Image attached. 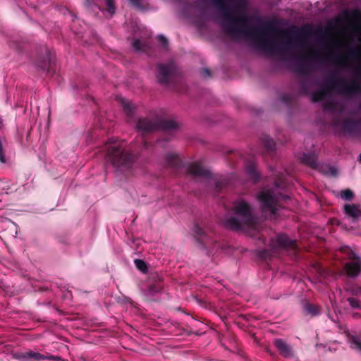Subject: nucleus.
<instances>
[{
    "label": "nucleus",
    "mask_w": 361,
    "mask_h": 361,
    "mask_svg": "<svg viewBox=\"0 0 361 361\" xmlns=\"http://www.w3.org/2000/svg\"><path fill=\"white\" fill-rule=\"evenodd\" d=\"M223 16L222 27L233 38L243 37L255 49L271 53V19L244 13L246 0H213Z\"/></svg>",
    "instance_id": "nucleus-1"
},
{
    "label": "nucleus",
    "mask_w": 361,
    "mask_h": 361,
    "mask_svg": "<svg viewBox=\"0 0 361 361\" xmlns=\"http://www.w3.org/2000/svg\"><path fill=\"white\" fill-rule=\"evenodd\" d=\"M311 34L312 29L310 27L307 26L301 28H295L293 30L287 32L283 47L281 50L283 55L288 56L293 59H299V61L296 65V71L302 75L307 73L306 67L302 61L307 59V56H299L293 54L290 51L295 47H305L307 45V38Z\"/></svg>",
    "instance_id": "nucleus-2"
},
{
    "label": "nucleus",
    "mask_w": 361,
    "mask_h": 361,
    "mask_svg": "<svg viewBox=\"0 0 361 361\" xmlns=\"http://www.w3.org/2000/svg\"><path fill=\"white\" fill-rule=\"evenodd\" d=\"M334 91L338 94L353 96L358 92H361V83L355 80L348 82L345 79H338L336 75L331 74L326 80L324 87L320 90L314 92L312 99L314 102L322 101L327 93Z\"/></svg>",
    "instance_id": "nucleus-3"
},
{
    "label": "nucleus",
    "mask_w": 361,
    "mask_h": 361,
    "mask_svg": "<svg viewBox=\"0 0 361 361\" xmlns=\"http://www.w3.org/2000/svg\"><path fill=\"white\" fill-rule=\"evenodd\" d=\"M107 159L116 171L123 173L130 170L136 161V155L129 149H126L121 142H111L107 147Z\"/></svg>",
    "instance_id": "nucleus-4"
},
{
    "label": "nucleus",
    "mask_w": 361,
    "mask_h": 361,
    "mask_svg": "<svg viewBox=\"0 0 361 361\" xmlns=\"http://www.w3.org/2000/svg\"><path fill=\"white\" fill-rule=\"evenodd\" d=\"M233 212L240 216L241 220L237 217L231 216L225 221V226L231 230L240 231L245 227H253L256 224V219L250 204L244 200L234 202Z\"/></svg>",
    "instance_id": "nucleus-5"
},
{
    "label": "nucleus",
    "mask_w": 361,
    "mask_h": 361,
    "mask_svg": "<svg viewBox=\"0 0 361 361\" xmlns=\"http://www.w3.org/2000/svg\"><path fill=\"white\" fill-rule=\"evenodd\" d=\"M136 129L142 134L158 130H172L178 128V123L173 120L159 118H140L136 123Z\"/></svg>",
    "instance_id": "nucleus-6"
},
{
    "label": "nucleus",
    "mask_w": 361,
    "mask_h": 361,
    "mask_svg": "<svg viewBox=\"0 0 361 361\" xmlns=\"http://www.w3.org/2000/svg\"><path fill=\"white\" fill-rule=\"evenodd\" d=\"M157 68L156 78L159 84L168 86L176 81L178 76V70L173 61L158 63Z\"/></svg>",
    "instance_id": "nucleus-7"
},
{
    "label": "nucleus",
    "mask_w": 361,
    "mask_h": 361,
    "mask_svg": "<svg viewBox=\"0 0 361 361\" xmlns=\"http://www.w3.org/2000/svg\"><path fill=\"white\" fill-rule=\"evenodd\" d=\"M334 126L338 128L344 134L358 136L360 133L361 118L353 120L348 118L336 119Z\"/></svg>",
    "instance_id": "nucleus-8"
},
{
    "label": "nucleus",
    "mask_w": 361,
    "mask_h": 361,
    "mask_svg": "<svg viewBox=\"0 0 361 361\" xmlns=\"http://www.w3.org/2000/svg\"><path fill=\"white\" fill-rule=\"evenodd\" d=\"M44 52H42V56L37 59L36 66L45 71L49 75L51 76L55 73V63L51 55L50 51L47 47H44Z\"/></svg>",
    "instance_id": "nucleus-9"
},
{
    "label": "nucleus",
    "mask_w": 361,
    "mask_h": 361,
    "mask_svg": "<svg viewBox=\"0 0 361 361\" xmlns=\"http://www.w3.org/2000/svg\"><path fill=\"white\" fill-rule=\"evenodd\" d=\"M276 243L279 247L288 251L290 256L298 257V247L295 240H290L286 235L281 233L277 235Z\"/></svg>",
    "instance_id": "nucleus-10"
},
{
    "label": "nucleus",
    "mask_w": 361,
    "mask_h": 361,
    "mask_svg": "<svg viewBox=\"0 0 361 361\" xmlns=\"http://www.w3.org/2000/svg\"><path fill=\"white\" fill-rule=\"evenodd\" d=\"M343 271L349 278L357 277L361 273V258L353 255L351 261L344 264Z\"/></svg>",
    "instance_id": "nucleus-11"
},
{
    "label": "nucleus",
    "mask_w": 361,
    "mask_h": 361,
    "mask_svg": "<svg viewBox=\"0 0 361 361\" xmlns=\"http://www.w3.org/2000/svg\"><path fill=\"white\" fill-rule=\"evenodd\" d=\"M274 346L279 354L284 358L295 357V352L292 345L282 338H276L274 341Z\"/></svg>",
    "instance_id": "nucleus-12"
},
{
    "label": "nucleus",
    "mask_w": 361,
    "mask_h": 361,
    "mask_svg": "<svg viewBox=\"0 0 361 361\" xmlns=\"http://www.w3.org/2000/svg\"><path fill=\"white\" fill-rule=\"evenodd\" d=\"M193 232L197 241L199 242L202 247L207 248L214 243L212 236L201 228L199 224H195Z\"/></svg>",
    "instance_id": "nucleus-13"
},
{
    "label": "nucleus",
    "mask_w": 361,
    "mask_h": 361,
    "mask_svg": "<svg viewBox=\"0 0 361 361\" xmlns=\"http://www.w3.org/2000/svg\"><path fill=\"white\" fill-rule=\"evenodd\" d=\"M361 55V48L355 47L348 50L346 54L339 55L333 58L334 61L341 66H345L350 59L357 60Z\"/></svg>",
    "instance_id": "nucleus-14"
},
{
    "label": "nucleus",
    "mask_w": 361,
    "mask_h": 361,
    "mask_svg": "<svg viewBox=\"0 0 361 361\" xmlns=\"http://www.w3.org/2000/svg\"><path fill=\"white\" fill-rule=\"evenodd\" d=\"M290 200V197L286 195L279 194L276 195L272 190V219L279 215V209L284 208V203Z\"/></svg>",
    "instance_id": "nucleus-15"
},
{
    "label": "nucleus",
    "mask_w": 361,
    "mask_h": 361,
    "mask_svg": "<svg viewBox=\"0 0 361 361\" xmlns=\"http://www.w3.org/2000/svg\"><path fill=\"white\" fill-rule=\"evenodd\" d=\"M263 213L271 212V190H263L257 196Z\"/></svg>",
    "instance_id": "nucleus-16"
},
{
    "label": "nucleus",
    "mask_w": 361,
    "mask_h": 361,
    "mask_svg": "<svg viewBox=\"0 0 361 361\" xmlns=\"http://www.w3.org/2000/svg\"><path fill=\"white\" fill-rule=\"evenodd\" d=\"M188 172L196 177L209 178L211 173L197 162H193L188 168Z\"/></svg>",
    "instance_id": "nucleus-17"
},
{
    "label": "nucleus",
    "mask_w": 361,
    "mask_h": 361,
    "mask_svg": "<svg viewBox=\"0 0 361 361\" xmlns=\"http://www.w3.org/2000/svg\"><path fill=\"white\" fill-rule=\"evenodd\" d=\"M152 282L147 286V292L150 295L159 293L163 288L162 279L157 274L151 276Z\"/></svg>",
    "instance_id": "nucleus-18"
},
{
    "label": "nucleus",
    "mask_w": 361,
    "mask_h": 361,
    "mask_svg": "<svg viewBox=\"0 0 361 361\" xmlns=\"http://www.w3.org/2000/svg\"><path fill=\"white\" fill-rule=\"evenodd\" d=\"M117 100L126 116L130 118H133L136 108L135 106L130 101L121 97H118Z\"/></svg>",
    "instance_id": "nucleus-19"
},
{
    "label": "nucleus",
    "mask_w": 361,
    "mask_h": 361,
    "mask_svg": "<svg viewBox=\"0 0 361 361\" xmlns=\"http://www.w3.org/2000/svg\"><path fill=\"white\" fill-rule=\"evenodd\" d=\"M23 357L28 361H39V360H44L45 359H47L48 357H46L45 355L34 352V351H28L25 352L23 354ZM49 359L53 360H58L60 358L59 357L55 356H50L49 357Z\"/></svg>",
    "instance_id": "nucleus-20"
},
{
    "label": "nucleus",
    "mask_w": 361,
    "mask_h": 361,
    "mask_svg": "<svg viewBox=\"0 0 361 361\" xmlns=\"http://www.w3.org/2000/svg\"><path fill=\"white\" fill-rule=\"evenodd\" d=\"M300 161L311 168L317 167V156L315 152L302 153L300 157Z\"/></svg>",
    "instance_id": "nucleus-21"
},
{
    "label": "nucleus",
    "mask_w": 361,
    "mask_h": 361,
    "mask_svg": "<svg viewBox=\"0 0 361 361\" xmlns=\"http://www.w3.org/2000/svg\"><path fill=\"white\" fill-rule=\"evenodd\" d=\"M245 171L247 175L249 176L250 179L254 183H256L259 179V174L257 170L256 165L252 161L247 162L245 165Z\"/></svg>",
    "instance_id": "nucleus-22"
},
{
    "label": "nucleus",
    "mask_w": 361,
    "mask_h": 361,
    "mask_svg": "<svg viewBox=\"0 0 361 361\" xmlns=\"http://www.w3.org/2000/svg\"><path fill=\"white\" fill-rule=\"evenodd\" d=\"M345 213L353 219H357L361 216V209L357 204H348L344 206Z\"/></svg>",
    "instance_id": "nucleus-23"
},
{
    "label": "nucleus",
    "mask_w": 361,
    "mask_h": 361,
    "mask_svg": "<svg viewBox=\"0 0 361 361\" xmlns=\"http://www.w3.org/2000/svg\"><path fill=\"white\" fill-rule=\"evenodd\" d=\"M166 162L168 166L176 169H180L183 165L180 157L175 154H167L166 155Z\"/></svg>",
    "instance_id": "nucleus-24"
},
{
    "label": "nucleus",
    "mask_w": 361,
    "mask_h": 361,
    "mask_svg": "<svg viewBox=\"0 0 361 361\" xmlns=\"http://www.w3.org/2000/svg\"><path fill=\"white\" fill-rule=\"evenodd\" d=\"M303 312L306 315L315 317L321 313V309L319 305H313L310 302H306L303 305Z\"/></svg>",
    "instance_id": "nucleus-25"
},
{
    "label": "nucleus",
    "mask_w": 361,
    "mask_h": 361,
    "mask_svg": "<svg viewBox=\"0 0 361 361\" xmlns=\"http://www.w3.org/2000/svg\"><path fill=\"white\" fill-rule=\"evenodd\" d=\"M257 255H258L259 259L262 262H265L267 264V265L269 266V262L271 260L270 250H269V249L259 250L257 252Z\"/></svg>",
    "instance_id": "nucleus-26"
},
{
    "label": "nucleus",
    "mask_w": 361,
    "mask_h": 361,
    "mask_svg": "<svg viewBox=\"0 0 361 361\" xmlns=\"http://www.w3.org/2000/svg\"><path fill=\"white\" fill-rule=\"evenodd\" d=\"M134 264L136 268L142 273H146L147 271L148 267L147 263L144 260L140 259H136L134 261Z\"/></svg>",
    "instance_id": "nucleus-27"
},
{
    "label": "nucleus",
    "mask_w": 361,
    "mask_h": 361,
    "mask_svg": "<svg viewBox=\"0 0 361 361\" xmlns=\"http://www.w3.org/2000/svg\"><path fill=\"white\" fill-rule=\"evenodd\" d=\"M274 185L277 188L284 189L287 187V183L285 180L284 175H280L277 178L274 180Z\"/></svg>",
    "instance_id": "nucleus-28"
},
{
    "label": "nucleus",
    "mask_w": 361,
    "mask_h": 361,
    "mask_svg": "<svg viewBox=\"0 0 361 361\" xmlns=\"http://www.w3.org/2000/svg\"><path fill=\"white\" fill-rule=\"evenodd\" d=\"M228 185V181L226 179L218 180L215 182V190L217 192H220Z\"/></svg>",
    "instance_id": "nucleus-29"
},
{
    "label": "nucleus",
    "mask_w": 361,
    "mask_h": 361,
    "mask_svg": "<svg viewBox=\"0 0 361 361\" xmlns=\"http://www.w3.org/2000/svg\"><path fill=\"white\" fill-rule=\"evenodd\" d=\"M341 252L346 254L348 255V258L351 260V257L354 255L355 256H358L355 252L352 250V249L348 246H343L341 247Z\"/></svg>",
    "instance_id": "nucleus-30"
},
{
    "label": "nucleus",
    "mask_w": 361,
    "mask_h": 361,
    "mask_svg": "<svg viewBox=\"0 0 361 361\" xmlns=\"http://www.w3.org/2000/svg\"><path fill=\"white\" fill-rule=\"evenodd\" d=\"M106 11L111 14L115 13L114 0H106Z\"/></svg>",
    "instance_id": "nucleus-31"
},
{
    "label": "nucleus",
    "mask_w": 361,
    "mask_h": 361,
    "mask_svg": "<svg viewBox=\"0 0 361 361\" xmlns=\"http://www.w3.org/2000/svg\"><path fill=\"white\" fill-rule=\"evenodd\" d=\"M354 197V193L350 189L344 190L341 192V197L346 200H350Z\"/></svg>",
    "instance_id": "nucleus-32"
},
{
    "label": "nucleus",
    "mask_w": 361,
    "mask_h": 361,
    "mask_svg": "<svg viewBox=\"0 0 361 361\" xmlns=\"http://www.w3.org/2000/svg\"><path fill=\"white\" fill-rule=\"evenodd\" d=\"M348 301L350 305L353 308L359 309L361 307L360 300L355 298H348Z\"/></svg>",
    "instance_id": "nucleus-33"
},
{
    "label": "nucleus",
    "mask_w": 361,
    "mask_h": 361,
    "mask_svg": "<svg viewBox=\"0 0 361 361\" xmlns=\"http://www.w3.org/2000/svg\"><path fill=\"white\" fill-rule=\"evenodd\" d=\"M133 47L137 51L144 50V45L142 42L138 39L134 40V42H133Z\"/></svg>",
    "instance_id": "nucleus-34"
},
{
    "label": "nucleus",
    "mask_w": 361,
    "mask_h": 361,
    "mask_svg": "<svg viewBox=\"0 0 361 361\" xmlns=\"http://www.w3.org/2000/svg\"><path fill=\"white\" fill-rule=\"evenodd\" d=\"M351 347L361 353V341L356 338H353L351 341Z\"/></svg>",
    "instance_id": "nucleus-35"
},
{
    "label": "nucleus",
    "mask_w": 361,
    "mask_h": 361,
    "mask_svg": "<svg viewBox=\"0 0 361 361\" xmlns=\"http://www.w3.org/2000/svg\"><path fill=\"white\" fill-rule=\"evenodd\" d=\"M158 39L162 44L163 47H167L169 42L168 39L163 35H159L158 36Z\"/></svg>",
    "instance_id": "nucleus-36"
},
{
    "label": "nucleus",
    "mask_w": 361,
    "mask_h": 361,
    "mask_svg": "<svg viewBox=\"0 0 361 361\" xmlns=\"http://www.w3.org/2000/svg\"><path fill=\"white\" fill-rule=\"evenodd\" d=\"M201 75L204 78H208L211 76V71L209 68H204L200 71Z\"/></svg>",
    "instance_id": "nucleus-37"
},
{
    "label": "nucleus",
    "mask_w": 361,
    "mask_h": 361,
    "mask_svg": "<svg viewBox=\"0 0 361 361\" xmlns=\"http://www.w3.org/2000/svg\"><path fill=\"white\" fill-rule=\"evenodd\" d=\"M130 1L136 7H140L142 0H130Z\"/></svg>",
    "instance_id": "nucleus-38"
},
{
    "label": "nucleus",
    "mask_w": 361,
    "mask_h": 361,
    "mask_svg": "<svg viewBox=\"0 0 361 361\" xmlns=\"http://www.w3.org/2000/svg\"><path fill=\"white\" fill-rule=\"evenodd\" d=\"M92 4H94L90 0H85V5L87 7H91Z\"/></svg>",
    "instance_id": "nucleus-39"
},
{
    "label": "nucleus",
    "mask_w": 361,
    "mask_h": 361,
    "mask_svg": "<svg viewBox=\"0 0 361 361\" xmlns=\"http://www.w3.org/2000/svg\"><path fill=\"white\" fill-rule=\"evenodd\" d=\"M142 145L144 148H147L149 145V143H148L145 140L143 139Z\"/></svg>",
    "instance_id": "nucleus-40"
},
{
    "label": "nucleus",
    "mask_w": 361,
    "mask_h": 361,
    "mask_svg": "<svg viewBox=\"0 0 361 361\" xmlns=\"http://www.w3.org/2000/svg\"><path fill=\"white\" fill-rule=\"evenodd\" d=\"M271 22H272V33L274 32V25L276 24V19L275 18L272 16V20H271Z\"/></svg>",
    "instance_id": "nucleus-41"
},
{
    "label": "nucleus",
    "mask_w": 361,
    "mask_h": 361,
    "mask_svg": "<svg viewBox=\"0 0 361 361\" xmlns=\"http://www.w3.org/2000/svg\"><path fill=\"white\" fill-rule=\"evenodd\" d=\"M333 106H334L333 104H325V109L332 108Z\"/></svg>",
    "instance_id": "nucleus-42"
},
{
    "label": "nucleus",
    "mask_w": 361,
    "mask_h": 361,
    "mask_svg": "<svg viewBox=\"0 0 361 361\" xmlns=\"http://www.w3.org/2000/svg\"><path fill=\"white\" fill-rule=\"evenodd\" d=\"M265 147L267 149H269L271 147V144H270L269 141H267V142H265Z\"/></svg>",
    "instance_id": "nucleus-43"
},
{
    "label": "nucleus",
    "mask_w": 361,
    "mask_h": 361,
    "mask_svg": "<svg viewBox=\"0 0 361 361\" xmlns=\"http://www.w3.org/2000/svg\"><path fill=\"white\" fill-rule=\"evenodd\" d=\"M255 341L257 342V343L259 345H263V343L260 341H258L256 338H255Z\"/></svg>",
    "instance_id": "nucleus-44"
},
{
    "label": "nucleus",
    "mask_w": 361,
    "mask_h": 361,
    "mask_svg": "<svg viewBox=\"0 0 361 361\" xmlns=\"http://www.w3.org/2000/svg\"><path fill=\"white\" fill-rule=\"evenodd\" d=\"M331 171L333 175H335L336 173V171L334 168H331Z\"/></svg>",
    "instance_id": "nucleus-45"
},
{
    "label": "nucleus",
    "mask_w": 361,
    "mask_h": 361,
    "mask_svg": "<svg viewBox=\"0 0 361 361\" xmlns=\"http://www.w3.org/2000/svg\"><path fill=\"white\" fill-rule=\"evenodd\" d=\"M357 75H361V66L357 68Z\"/></svg>",
    "instance_id": "nucleus-46"
},
{
    "label": "nucleus",
    "mask_w": 361,
    "mask_h": 361,
    "mask_svg": "<svg viewBox=\"0 0 361 361\" xmlns=\"http://www.w3.org/2000/svg\"><path fill=\"white\" fill-rule=\"evenodd\" d=\"M301 87H302V89H306V85H305V82H302L301 83Z\"/></svg>",
    "instance_id": "nucleus-47"
},
{
    "label": "nucleus",
    "mask_w": 361,
    "mask_h": 361,
    "mask_svg": "<svg viewBox=\"0 0 361 361\" xmlns=\"http://www.w3.org/2000/svg\"><path fill=\"white\" fill-rule=\"evenodd\" d=\"M274 145H275V143H274V141L272 140V147H271L272 152H274Z\"/></svg>",
    "instance_id": "nucleus-48"
},
{
    "label": "nucleus",
    "mask_w": 361,
    "mask_h": 361,
    "mask_svg": "<svg viewBox=\"0 0 361 361\" xmlns=\"http://www.w3.org/2000/svg\"><path fill=\"white\" fill-rule=\"evenodd\" d=\"M313 56H314V57H315V58H319V56L318 54H313Z\"/></svg>",
    "instance_id": "nucleus-49"
},
{
    "label": "nucleus",
    "mask_w": 361,
    "mask_h": 361,
    "mask_svg": "<svg viewBox=\"0 0 361 361\" xmlns=\"http://www.w3.org/2000/svg\"><path fill=\"white\" fill-rule=\"evenodd\" d=\"M358 160H359L360 162H361V154L359 155Z\"/></svg>",
    "instance_id": "nucleus-50"
},
{
    "label": "nucleus",
    "mask_w": 361,
    "mask_h": 361,
    "mask_svg": "<svg viewBox=\"0 0 361 361\" xmlns=\"http://www.w3.org/2000/svg\"><path fill=\"white\" fill-rule=\"evenodd\" d=\"M271 253H272V257L274 256V247H272V251H271Z\"/></svg>",
    "instance_id": "nucleus-51"
},
{
    "label": "nucleus",
    "mask_w": 361,
    "mask_h": 361,
    "mask_svg": "<svg viewBox=\"0 0 361 361\" xmlns=\"http://www.w3.org/2000/svg\"><path fill=\"white\" fill-rule=\"evenodd\" d=\"M274 42H272V47H271V49H272V52L274 51Z\"/></svg>",
    "instance_id": "nucleus-52"
},
{
    "label": "nucleus",
    "mask_w": 361,
    "mask_h": 361,
    "mask_svg": "<svg viewBox=\"0 0 361 361\" xmlns=\"http://www.w3.org/2000/svg\"><path fill=\"white\" fill-rule=\"evenodd\" d=\"M271 172H272V177H273V176H274V169H272V170H271Z\"/></svg>",
    "instance_id": "nucleus-53"
},
{
    "label": "nucleus",
    "mask_w": 361,
    "mask_h": 361,
    "mask_svg": "<svg viewBox=\"0 0 361 361\" xmlns=\"http://www.w3.org/2000/svg\"><path fill=\"white\" fill-rule=\"evenodd\" d=\"M358 136H361V125H360V133L358 134Z\"/></svg>",
    "instance_id": "nucleus-54"
},
{
    "label": "nucleus",
    "mask_w": 361,
    "mask_h": 361,
    "mask_svg": "<svg viewBox=\"0 0 361 361\" xmlns=\"http://www.w3.org/2000/svg\"><path fill=\"white\" fill-rule=\"evenodd\" d=\"M360 109H361V103H360Z\"/></svg>",
    "instance_id": "nucleus-55"
},
{
    "label": "nucleus",
    "mask_w": 361,
    "mask_h": 361,
    "mask_svg": "<svg viewBox=\"0 0 361 361\" xmlns=\"http://www.w3.org/2000/svg\"><path fill=\"white\" fill-rule=\"evenodd\" d=\"M360 290H361V286H360Z\"/></svg>",
    "instance_id": "nucleus-56"
}]
</instances>
